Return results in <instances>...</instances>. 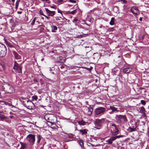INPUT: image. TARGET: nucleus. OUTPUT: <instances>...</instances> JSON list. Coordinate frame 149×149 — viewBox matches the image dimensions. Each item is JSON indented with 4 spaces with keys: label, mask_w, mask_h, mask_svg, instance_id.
I'll return each instance as SVG.
<instances>
[{
    "label": "nucleus",
    "mask_w": 149,
    "mask_h": 149,
    "mask_svg": "<svg viewBox=\"0 0 149 149\" xmlns=\"http://www.w3.org/2000/svg\"><path fill=\"white\" fill-rule=\"evenodd\" d=\"M19 100L22 104L29 109H34L35 108L34 104L28 99L23 97H20Z\"/></svg>",
    "instance_id": "1"
},
{
    "label": "nucleus",
    "mask_w": 149,
    "mask_h": 149,
    "mask_svg": "<svg viewBox=\"0 0 149 149\" xmlns=\"http://www.w3.org/2000/svg\"><path fill=\"white\" fill-rule=\"evenodd\" d=\"M105 108L99 107L95 109L94 111L95 115H101L103 114L105 111Z\"/></svg>",
    "instance_id": "2"
},
{
    "label": "nucleus",
    "mask_w": 149,
    "mask_h": 149,
    "mask_svg": "<svg viewBox=\"0 0 149 149\" xmlns=\"http://www.w3.org/2000/svg\"><path fill=\"white\" fill-rule=\"evenodd\" d=\"M6 52V48L5 45L0 43V57L5 56Z\"/></svg>",
    "instance_id": "3"
},
{
    "label": "nucleus",
    "mask_w": 149,
    "mask_h": 149,
    "mask_svg": "<svg viewBox=\"0 0 149 149\" xmlns=\"http://www.w3.org/2000/svg\"><path fill=\"white\" fill-rule=\"evenodd\" d=\"M4 89V91L8 93H12L15 92L13 87L9 84L5 85Z\"/></svg>",
    "instance_id": "4"
},
{
    "label": "nucleus",
    "mask_w": 149,
    "mask_h": 149,
    "mask_svg": "<svg viewBox=\"0 0 149 149\" xmlns=\"http://www.w3.org/2000/svg\"><path fill=\"white\" fill-rule=\"evenodd\" d=\"M104 122V118L101 119H97L94 123L95 126L98 129H100Z\"/></svg>",
    "instance_id": "5"
},
{
    "label": "nucleus",
    "mask_w": 149,
    "mask_h": 149,
    "mask_svg": "<svg viewBox=\"0 0 149 149\" xmlns=\"http://www.w3.org/2000/svg\"><path fill=\"white\" fill-rule=\"evenodd\" d=\"M26 139L31 145L34 144L35 140V136L34 135L29 134L27 135Z\"/></svg>",
    "instance_id": "6"
},
{
    "label": "nucleus",
    "mask_w": 149,
    "mask_h": 149,
    "mask_svg": "<svg viewBox=\"0 0 149 149\" xmlns=\"http://www.w3.org/2000/svg\"><path fill=\"white\" fill-rule=\"evenodd\" d=\"M111 133L113 135H116L118 133L119 130L115 124L111 125Z\"/></svg>",
    "instance_id": "7"
},
{
    "label": "nucleus",
    "mask_w": 149,
    "mask_h": 149,
    "mask_svg": "<svg viewBox=\"0 0 149 149\" xmlns=\"http://www.w3.org/2000/svg\"><path fill=\"white\" fill-rule=\"evenodd\" d=\"M93 111V108L90 106L88 107H86L84 109V112L89 116H90L92 114Z\"/></svg>",
    "instance_id": "8"
},
{
    "label": "nucleus",
    "mask_w": 149,
    "mask_h": 149,
    "mask_svg": "<svg viewBox=\"0 0 149 149\" xmlns=\"http://www.w3.org/2000/svg\"><path fill=\"white\" fill-rule=\"evenodd\" d=\"M116 118L119 122H122L123 121H126L127 119L125 115H117L116 116Z\"/></svg>",
    "instance_id": "9"
},
{
    "label": "nucleus",
    "mask_w": 149,
    "mask_h": 149,
    "mask_svg": "<svg viewBox=\"0 0 149 149\" xmlns=\"http://www.w3.org/2000/svg\"><path fill=\"white\" fill-rule=\"evenodd\" d=\"M13 68L16 72L18 73H20L22 72L21 68L16 62H15V65Z\"/></svg>",
    "instance_id": "10"
},
{
    "label": "nucleus",
    "mask_w": 149,
    "mask_h": 149,
    "mask_svg": "<svg viewBox=\"0 0 149 149\" xmlns=\"http://www.w3.org/2000/svg\"><path fill=\"white\" fill-rule=\"evenodd\" d=\"M132 12L134 15H137L139 13V10L135 6L132 7L131 9Z\"/></svg>",
    "instance_id": "11"
},
{
    "label": "nucleus",
    "mask_w": 149,
    "mask_h": 149,
    "mask_svg": "<svg viewBox=\"0 0 149 149\" xmlns=\"http://www.w3.org/2000/svg\"><path fill=\"white\" fill-rule=\"evenodd\" d=\"M45 9L48 15L52 16L55 15V11H50L46 8H45Z\"/></svg>",
    "instance_id": "12"
},
{
    "label": "nucleus",
    "mask_w": 149,
    "mask_h": 149,
    "mask_svg": "<svg viewBox=\"0 0 149 149\" xmlns=\"http://www.w3.org/2000/svg\"><path fill=\"white\" fill-rule=\"evenodd\" d=\"M20 143L21 145V147L20 149H26L27 148L28 146L27 143L22 142H20Z\"/></svg>",
    "instance_id": "13"
},
{
    "label": "nucleus",
    "mask_w": 149,
    "mask_h": 149,
    "mask_svg": "<svg viewBox=\"0 0 149 149\" xmlns=\"http://www.w3.org/2000/svg\"><path fill=\"white\" fill-rule=\"evenodd\" d=\"M132 70V68L130 67L125 68L123 69V72L125 73H128Z\"/></svg>",
    "instance_id": "14"
},
{
    "label": "nucleus",
    "mask_w": 149,
    "mask_h": 149,
    "mask_svg": "<svg viewBox=\"0 0 149 149\" xmlns=\"http://www.w3.org/2000/svg\"><path fill=\"white\" fill-rule=\"evenodd\" d=\"M52 116H53V114H46L44 117V118L48 122L49 120H50L49 119V118H51Z\"/></svg>",
    "instance_id": "15"
},
{
    "label": "nucleus",
    "mask_w": 149,
    "mask_h": 149,
    "mask_svg": "<svg viewBox=\"0 0 149 149\" xmlns=\"http://www.w3.org/2000/svg\"><path fill=\"white\" fill-rule=\"evenodd\" d=\"M56 117L53 115V116H52L51 118H49L50 120H49L48 122L50 123L52 125L53 124V121H54V119H56Z\"/></svg>",
    "instance_id": "16"
},
{
    "label": "nucleus",
    "mask_w": 149,
    "mask_h": 149,
    "mask_svg": "<svg viewBox=\"0 0 149 149\" xmlns=\"http://www.w3.org/2000/svg\"><path fill=\"white\" fill-rule=\"evenodd\" d=\"M77 121L78 123V124L80 125H86V124L87 123V122H85L83 120H82L81 121L77 120Z\"/></svg>",
    "instance_id": "17"
},
{
    "label": "nucleus",
    "mask_w": 149,
    "mask_h": 149,
    "mask_svg": "<svg viewBox=\"0 0 149 149\" xmlns=\"http://www.w3.org/2000/svg\"><path fill=\"white\" fill-rule=\"evenodd\" d=\"M79 131L80 133H81L82 135H83L87 133L88 130L86 129L80 130Z\"/></svg>",
    "instance_id": "18"
},
{
    "label": "nucleus",
    "mask_w": 149,
    "mask_h": 149,
    "mask_svg": "<svg viewBox=\"0 0 149 149\" xmlns=\"http://www.w3.org/2000/svg\"><path fill=\"white\" fill-rule=\"evenodd\" d=\"M52 31L53 32H56V31L57 30V28L55 26H51Z\"/></svg>",
    "instance_id": "19"
},
{
    "label": "nucleus",
    "mask_w": 149,
    "mask_h": 149,
    "mask_svg": "<svg viewBox=\"0 0 149 149\" xmlns=\"http://www.w3.org/2000/svg\"><path fill=\"white\" fill-rule=\"evenodd\" d=\"M3 113L2 111H0V118L1 119H6L7 117L6 116L3 115L2 113Z\"/></svg>",
    "instance_id": "20"
},
{
    "label": "nucleus",
    "mask_w": 149,
    "mask_h": 149,
    "mask_svg": "<svg viewBox=\"0 0 149 149\" xmlns=\"http://www.w3.org/2000/svg\"><path fill=\"white\" fill-rule=\"evenodd\" d=\"M13 54L14 56L16 59H18L20 58V56L17 53L14 52Z\"/></svg>",
    "instance_id": "21"
},
{
    "label": "nucleus",
    "mask_w": 149,
    "mask_h": 149,
    "mask_svg": "<svg viewBox=\"0 0 149 149\" xmlns=\"http://www.w3.org/2000/svg\"><path fill=\"white\" fill-rule=\"evenodd\" d=\"M136 127H129L128 129V131L130 132H132L133 131H135L136 130Z\"/></svg>",
    "instance_id": "22"
},
{
    "label": "nucleus",
    "mask_w": 149,
    "mask_h": 149,
    "mask_svg": "<svg viewBox=\"0 0 149 149\" xmlns=\"http://www.w3.org/2000/svg\"><path fill=\"white\" fill-rule=\"evenodd\" d=\"M115 19L114 17H112L109 23L111 25H113L114 24Z\"/></svg>",
    "instance_id": "23"
},
{
    "label": "nucleus",
    "mask_w": 149,
    "mask_h": 149,
    "mask_svg": "<svg viewBox=\"0 0 149 149\" xmlns=\"http://www.w3.org/2000/svg\"><path fill=\"white\" fill-rule=\"evenodd\" d=\"M110 108L112 110V112H114L115 111H118L117 109L113 106H110Z\"/></svg>",
    "instance_id": "24"
},
{
    "label": "nucleus",
    "mask_w": 149,
    "mask_h": 149,
    "mask_svg": "<svg viewBox=\"0 0 149 149\" xmlns=\"http://www.w3.org/2000/svg\"><path fill=\"white\" fill-rule=\"evenodd\" d=\"M140 112L142 114H144L145 113V110L144 108L143 107H142L141 108Z\"/></svg>",
    "instance_id": "25"
},
{
    "label": "nucleus",
    "mask_w": 149,
    "mask_h": 149,
    "mask_svg": "<svg viewBox=\"0 0 149 149\" xmlns=\"http://www.w3.org/2000/svg\"><path fill=\"white\" fill-rule=\"evenodd\" d=\"M72 21L73 23H75V25L76 26H77V22L79 21V20L77 19L76 18H74L72 20Z\"/></svg>",
    "instance_id": "26"
},
{
    "label": "nucleus",
    "mask_w": 149,
    "mask_h": 149,
    "mask_svg": "<svg viewBox=\"0 0 149 149\" xmlns=\"http://www.w3.org/2000/svg\"><path fill=\"white\" fill-rule=\"evenodd\" d=\"M68 13L69 14H71L72 15H74L77 12V10L76 9L75 10L72 11L71 12L70 11H68Z\"/></svg>",
    "instance_id": "27"
},
{
    "label": "nucleus",
    "mask_w": 149,
    "mask_h": 149,
    "mask_svg": "<svg viewBox=\"0 0 149 149\" xmlns=\"http://www.w3.org/2000/svg\"><path fill=\"white\" fill-rule=\"evenodd\" d=\"M37 138H38L37 143H39L41 139V137L39 135H37Z\"/></svg>",
    "instance_id": "28"
},
{
    "label": "nucleus",
    "mask_w": 149,
    "mask_h": 149,
    "mask_svg": "<svg viewBox=\"0 0 149 149\" xmlns=\"http://www.w3.org/2000/svg\"><path fill=\"white\" fill-rule=\"evenodd\" d=\"M20 1V0H17L15 3V8L17 10L18 7L19 6V3Z\"/></svg>",
    "instance_id": "29"
},
{
    "label": "nucleus",
    "mask_w": 149,
    "mask_h": 149,
    "mask_svg": "<svg viewBox=\"0 0 149 149\" xmlns=\"http://www.w3.org/2000/svg\"><path fill=\"white\" fill-rule=\"evenodd\" d=\"M110 139L111 141H113L116 139V136H113L111 137L110 138Z\"/></svg>",
    "instance_id": "30"
},
{
    "label": "nucleus",
    "mask_w": 149,
    "mask_h": 149,
    "mask_svg": "<svg viewBox=\"0 0 149 149\" xmlns=\"http://www.w3.org/2000/svg\"><path fill=\"white\" fill-rule=\"evenodd\" d=\"M32 98L33 100H37L38 99V97L36 95H34L32 97Z\"/></svg>",
    "instance_id": "31"
},
{
    "label": "nucleus",
    "mask_w": 149,
    "mask_h": 149,
    "mask_svg": "<svg viewBox=\"0 0 149 149\" xmlns=\"http://www.w3.org/2000/svg\"><path fill=\"white\" fill-rule=\"evenodd\" d=\"M118 2H123V3H127V1L126 0H118Z\"/></svg>",
    "instance_id": "32"
},
{
    "label": "nucleus",
    "mask_w": 149,
    "mask_h": 149,
    "mask_svg": "<svg viewBox=\"0 0 149 149\" xmlns=\"http://www.w3.org/2000/svg\"><path fill=\"white\" fill-rule=\"evenodd\" d=\"M79 143L80 146L81 147H83L84 146L83 145V141H79Z\"/></svg>",
    "instance_id": "33"
},
{
    "label": "nucleus",
    "mask_w": 149,
    "mask_h": 149,
    "mask_svg": "<svg viewBox=\"0 0 149 149\" xmlns=\"http://www.w3.org/2000/svg\"><path fill=\"white\" fill-rule=\"evenodd\" d=\"M36 17H35L34 18V19L33 20L32 22L31 23V25H33L34 24L35 22L36 21Z\"/></svg>",
    "instance_id": "34"
},
{
    "label": "nucleus",
    "mask_w": 149,
    "mask_h": 149,
    "mask_svg": "<svg viewBox=\"0 0 149 149\" xmlns=\"http://www.w3.org/2000/svg\"><path fill=\"white\" fill-rule=\"evenodd\" d=\"M141 104L143 105H145L146 104L145 101L144 100H141Z\"/></svg>",
    "instance_id": "35"
},
{
    "label": "nucleus",
    "mask_w": 149,
    "mask_h": 149,
    "mask_svg": "<svg viewBox=\"0 0 149 149\" xmlns=\"http://www.w3.org/2000/svg\"><path fill=\"white\" fill-rule=\"evenodd\" d=\"M41 1H42L43 2H45L46 3H50V2L49 1V0H40Z\"/></svg>",
    "instance_id": "36"
},
{
    "label": "nucleus",
    "mask_w": 149,
    "mask_h": 149,
    "mask_svg": "<svg viewBox=\"0 0 149 149\" xmlns=\"http://www.w3.org/2000/svg\"><path fill=\"white\" fill-rule=\"evenodd\" d=\"M40 15H41L43 16H44L45 15L43 13V11L41 9H40Z\"/></svg>",
    "instance_id": "37"
},
{
    "label": "nucleus",
    "mask_w": 149,
    "mask_h": 149,
    "mask_svg": "<svg viewBox=\"0 0 149 149\" xmlns=\"http://www.w3.org/2000/svg\"><path fill=\"white\" fill-rule=\"evenodd\" d=\"M122 137H123L122 135H118V136H116V139H117L118 138H119Z\"/></svg>",
    "instance_id": "38"
},
{
    "label": "nucleus",
    "mask_w": 149,
    "mask_h": 149,
    "mask_svg": "<svg viewBox=\"0 0 149 149\" xmlns=\"http://www.w3.org/2000/svg\"><path fill=\"white\" fill-rule=\"evenodd\" d=\"M69 0L70 2H71V3H76V1L75 0Z\"/></svg>",
    "instance_id": "39"
},
{
    "label": "nucleus",
    "mask_w": 149,
    "mask_h": 149,
    "mask_svg": "<svg viewBox=\"0 0 149 149\" xmlns=\"http://www.w3.org/2000/svg\"><path fill=\"white\" fill-rule=\"evenodd\" d=\"M108 141L110 144H111L112 143V141H111L110 139L108 140Z\"/></svg>",
    "instance_id": "40"
},
{
    "label": "nucleus",
    "mask_w": 149,
    "mask_h": 149,
    "mask_svg": "<svg viewBox=\"0 0 149 149\" xmlns=\"http://www.w3.org/2000/svg\"><path fill=\"white\" fill-rule=\"evenodd\" d=\"M17 13L19 14H21L22 13V11H18Z\"/></svg>",
    "instance_id": "41"
},
{
    "label": "nucleus",
    "mask_w": 149,
    "mask_h": 149,
    "mask_svg": "<svg viewBox=\"0 0 149 149\" xmlns=\"http://www.w3.org/2000/svg\"><path fill=\"white\" fill-rule=\"evenodd\" d=\"M44 16H45L48 19H49V17H48L45 15Z\"/></svg>",
    "instance_id": "42"
},
{
    "label": "nucleus",
    "mask_w": 149,
    "mask_h": 149,
    "mask_svg": "<svg viewBox=\"0 0 149 149\" xmlns=\"http://www.w3.org/2000/svg\"><path fill=\"white\" fill-rule=\"evenodd\" d=\"M142 17H140V18H139V20L141 21L142 20Z\"/></svg>",
    "instance_id": "43"
},
{
    "label": "nucleus",
    "mask_w": 149,
    "mask_h": 149,
    "mask_svg": "<svg viewBox=\"0 0 149 149\" xmlns=\"http://www.w3.org/2000/svg\"><path fill=\"white\" fill-rule=\"evenodd\" d=\"M58 1L59 2H61L63 1L62 0H58Z\"/></svg>",
    "instance_id": "44"
},
{
    "label": "nucleus",
    "mask_w": 149,
    "mask_h": 149,
    "mask_svg": "<svg viewBox=\"0 0 149 149\" xmlns=\"http://www.w3.org/2000/svg\"><path fill=\"white\" fill-rule=\"evenodd\" d=\"M1 66L2 67V68H3L4 69V66H3V65H1Z\"/></svg>",
    "instance_id": "45"
},
{
    "label": "nucleus",
    "mask_w": 149,
    "mask_h": 149,
    "mask_svg": "<svg viewBox=\"0 0 149 149\" xmlns=\"http://www.w3.org/2000/svg\"><path fill=\"white\" fill-rule=\"evenodd\" d=\"M59 58L60 59H62L63 58L62 57H59Z\"/></svg>",
    "instance_id": "46"
},
{
    "label": "nucleus",
    "mask_w": 149,
    "mask_h": 149,
    "mask_svg": "<svg viewBox=\"0 0 149 149\" xmlns=\"http://www.w3.org/2000/svg\"><path fill=\"white\" fill-rule=\"evenodd\" d=\"M2 96L1 94V93H0V98H2Z\"/></svg>",
    "instance_id": "47"
},
{
    "label": "nucleus",
    "mask_w": 149,
    "mask_h": 149,
    "mask_svg": "<svg viewBox=\"0 0 149 149\" xmlns=\"http://www.w3.org/2000/svg\"><path fill=\"white\" fill-rule=\"evenodd\" d=\"M147 132H148V135L149 136V130Z\"/></svg>",
    "instance_id": "48"
},
{
    "label": "nucleus",
    "mask_w": 149,
    "mask_h": 149,
    "mask_svg": "<svg viewBox=\"0 0 149 149\" xmlns=\"http://www.w3.org/2000/svg\"><path fill=\"white\" fill-rule=\"evenodd\" d=\"M13 2H14L15 0H11Z\"/></svg>",
    "instance_id": "49"
},
{
    "label": "nucleus",
    "mask_w": 149,
    "mask_h": 149,
    "mask_svg": "<svg viewBox=\"0 0 149 149\" xmlns=\"http://www.w3.org/2000/svg\"><path fill=\"white\" fill-rule=\"evenodd\" d=\"M51 8H54V6H51Z\"/></svg>",
    "instance_id": "50"
},
{
    "label": "nucleus",
    "mask_w": 149,
    "mask_h": 149,
    "mask_svg": "<svg viewBox=\"0 0 149 149\" xmlns=\"http://www.w3.org/2000/svg\"><path fill=\"white\" fill-rule=\"evenodd\" d=\"M34 81H36V82H37V80L36 79H35Z\"/></svg>",
    "instance_id": "51"
},
{
    "label": "nucleus",
    "mask_w": 149,
    "mask_h": 149,
    "mask_svg": "<svg viewBox=\"0 0 149 149\" xmlns=\"http://www.w3.org/2000/svg\"><path fill=\"white\" fill-rule=\"evenodd\" d=\"M13 116H10V118H13Z\"/></svg>",
    "instance_id": "52"
},
{
    "label": "nucleus",
    "mask_w": 149,
    "mask_h": 149,
    "mask_svg": "<svg viewBox=\"0 0 149 149\" xmlns=\"http://www.w3.org/2000/svg\"><path fill=\"white\" fill-rule=\"evenodd\" d=\"M61 68H63V66L61 67Z\"/></svg>",
    "instance_id": "53"
},
{
    "label": "nucleus",
    "mask_w": 149,
    "mask_h": 149,
    "mask_svg": "<svg viewBox=\"0 0 149 149\" xmlns=\"http://www.w3.org/2000/svg\"><path fill=\"white\" fill-rule=\"evenodd\" d=\"M100 28H102V26H100Z\"/></svg>",
    "instance_id": "54"
},
{
    "label": "nucleus",
    "mask_w": 149,
    "mask_h": 149,
    "mask_svg": "<svg viewBox=\"0 0 149 149\" xmlns=\"http://www.w3.org/2000/svg\"><path fill=\"white\" fill-rule=\"evenodd\" d=\"M20 10H22V9H21V8H20Z\"/></svg>",
    "instance_id": "55"
},
{
    "label": "nucleus",
    "mask_w": 149,
    "mask_h": 149,
    "mask_svg": "<svg viewBox=\"0 0 149 149\" xmlns=\"http://www.w3.org/2000/svg\"><path fill=\"white\" fill-rule=\"evenodd\" d=\"M148 107H149V105Z\"/></svg>",
    "instance_id": "56"
}]
</instances>
